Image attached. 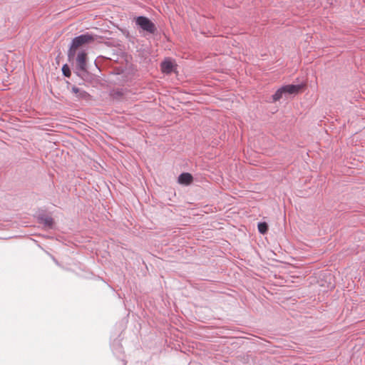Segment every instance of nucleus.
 I'll use <instances>...</instances> for the list:
<instances>
[{
	"instance_id": "obj_1",
	"label": "nucleus",
	"mask_w": 365,
	"mask_h": 365,
	"mask_svg": "<svg viewBox=\"0 0 365 365\" xmlns=\"http://www.w3.org/2000/svg\"><path fill=\"white\" fill-rule=\"evenodd\" d=\"M94 40L95 36L89 33H86L73 38L68 51V61L74 60L76 51L79 48L94 41Z\"/></svg>"
},
{
	"instance_id": "obj_2",
	"label": "nucleus",
	"mask_w": 365,
	"mask_h": 365,
	"mask_svg": "<svg viewBox=\"0 0 365 365\" xmlns=\"http://www.w3.org/2000/svg\"><path fill=\"white\" fill-rule=\"evenodd\" d=\"M135 24L140 29L149 34H154L157 31L155 24L146 16H138L135 19Z\"/></svg>"
},
{
	"instance_id": "obj_3",
	"label": "nucleus",
	"mask_w": 365,
	"mask_h": 365,
	"mask_svg": "<svg viewBox=\"0 0 365 365\" xmlns=\"http://www.w3.org/2000/svg\"><path fill=\"white\" fill-rule=\"evenodd\" d=\"M76 60L77 71L87 68V53L85 51H80Z\"/></svg>"
},
{
	"instance_id": "obj_4",
	"label": "nucleus",
	"mask_w": 365,
	"mask_h": 365,
	"mask_svg": "<svg viewBox=\"0 0 365 365\" xmlns=\"http://www.w3.org/2000/svg\"><path fill=\"white\" fill-rule=\"evenodd\" d=\"M38 222L40 224L43 225V226L46 228H52L53 225V220L51 217L42 215L38 217Z\"/></svg>"
},
{
	"instance_id": "obj_5",
	"label": "nucleus",
	"mask_w": 365,
	"mask_h": 365,
	"mask_svg": "<svg viewBox=\"0 0 365 365\" xmlns=\"http://www.w3.org/2000/svg\"><path fill=\"white\" fill-rule=\"evenodd\" d=\"M193 180L192 175L189 173H182L178 177V182L181 185H188Z\"/></svg>"
},
{
	"instance_id": "obj_6",
	"label": "nucleus",
	"mask_w": 365,
	"mask_h": 365,
	"mask_svg": "<svg viewBox=\"0 0 365 365\" xmlns=\"http://www.w3.org/2000/svg\"><path fill=\"white\" fill-rule=\"evenodd\" d=\"M303 85L302 84H289L284 86L283 88H284V93L287 94H296L298 93L299 91L302 88Z\"/></svg>"
},
{
	"instance_id": "obj_7",
	"label": "nucleus",
	"mask_w": 365,
	"mask_h": 365,
	"mask_svg": "<svg viewBox=\"0 0 365 365\" xmlns=\"http://www.w3.org/2000/svg\"><path fill=\"white\" fill-rule=\"evenodd\" d=\"M160 67L163 73L170 74L173 71L174 65L170 60H165L161 63Z\"/></svg>"
},
{
	"instance_id": "obj_8",
	"label": "nucleus",
	"mask_w": 365,
	"mask_h": 365,
	"mask_svg": "<svg viewBox=\"0 0 365 365\" xmlns=\"http://www.w3.org/2000/svg\"><path fill=\"white\" fill-rule=\"evenodd\" d=\"M71 91L76 95V96L79 98L82 99H88L90 96L89 93L86 91L80 89L76 86H73L71 88Z\"/></svg>"
},
{
	"instance_id": "obj_9",
	"label": "nucleus",
	"mask_w": 365,
	"mask_h": 365,
	"mask_svg": "<svg viewBox=\"0 0 365 365\" xmlns=\"http://www.w3.org/2000/svg\"><path fill=\"white\" fill-rule=\"evenodd\" d=\"M78 76L85 81H91L93 79L92 75L88 71L87 68L80 70L76 72Z\"/></svg>"
},
{
	"instance_id": "obj_10",
	"label": "nucleus",
	"mask_w": 365,
	"mask_h": 365,
	"mask_svg": "<svg viewBox=\"0 0 365 365\" xmlns=\"http://www.w3.org/2000/svg\"><path fill=\"white\" fill-rule=\"evenodd\" d=\"M284 94H285L284 93V88H283V86H282L274 93V94L272 95L273 101L276 102V101L280 100L282 98Z\"/></svg>"
},
{
	"instance_id": "obj_11",
	"label": "nucleus",
	"mask_w": 365,
	"mask_h": 365,
	"mask_svg": "<svg viewBox=\"0 0 365 365\" xmlns=\"http://www.w3.org/2000/svg\"><path fill=\"white\" fill-rule=\"evenodd\" d=\"M258 230L261 234H265L268 231L269 226L265 222H260L257 225Z\"/></svg>"
},
{
	"instance_id": "obj_12",
	"label": "nucleus",
	"mask_w": 365,
	"mask_h": 365,
	"mask_svg": "<svg viewBox=\"0 0 365 365\" xmlns=\"http://www.w3.org/2000/svg\"><path fill=\"white\" fill-rule=\"evenodd\" d=\"M62 72L64 76L70 77L71 75V69L67 64H64L62 67Z\"/></svg>"
}]
</instances>
